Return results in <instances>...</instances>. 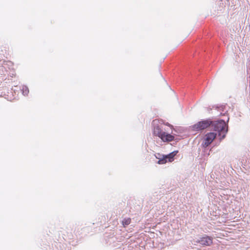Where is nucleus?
Segmentation results:
<instances>
[{
    "label": "nucleus",
    "instance_id": "8",
    "mask_svg": "<svg viewBox=\"0 0 250 250\" xmlns=\"http://www.w3.org/2000/svg\"><path fill=\"white\" fill-rule=\"evenodd\" d=\"M22 94L24 96L27 95L29 93V89L27 86L23 85L22 86Z\"/></svg>",
    "mask_w": 250,
    "mask_h": 250
},
{
    "label": "nucleus",
    "instance_id": "6",
    "mask_svg": "<svg viewBox=\"0 0 250 250\" xmlns=\"http://www.w3.org/2000/svg\"><path fill=\"white\" fill-rule=\"evenodd\" d=\"M178 152V151H174L167 155H165V159L166 160V163L167 162H172L174 160V157L177 154Z\"/></svg>",
    "mask_w": 250,
    "mask_h": 250
},
{
    "label": "nucleus",
    "instance_id": "3",
    "mask_svg": "<svg viewBox=\"0 0 250 250\" xmlns=\"http://www.w3.org/2000/svg\"><path fill=\"white\" fill-rule=\"evenodd\" d=\"M212 241V237L204 235L198 239H193L192 241V244L196 245L197 244L199 243L203 246H210L213 243Z\"/></svg>",
    "mask_w": 250,
    "mask_h": 250
},
{
    "label": "nucleus",
    "instance_id": "9",
    "mask_svg": "<svg viewBox=\"0 0 250 250\" xmlns=\"http://www.w3.org/2000/svg\"><path fill=\"white\" fill-rule=\"evenodd\" d=\"M130 222L131 219L130 218H125L122 221V224L125 227L128 225L130 223Z\"/></svg>",
    "mask_w": 250,
    "mask_h": 250
},
{
    "label": "nucleus",
    "instance_id": "7",
    "mask_svg": "<svg viewBox=\"0 0 250 250\" xmlns=\"http://www.w3.org/2000/svg\"><path fill=\"white\" fill-rule=\"evenodd\" d=\"M155 156V157L159 160L157 162L158 164H164L166 163V160L165 159V155L161 154L160 153H156Z\"/></svg>",
    "mask_w": 250,
    "mask_h": 250
},
{
    "label": "nucleus",
    "instance_id": "5",
    "mask_svg": "<svg viewBox=\"0 0 250 250\" xmlns=\"http://www.w3.org/2000/svg\"><path fill=\"white\" fill-rule=\"evenodd\" d=\"M217 133L215 132H209L207 133L204 138L203 145L205 147L208 146L216 138Z\"/></svg>",
    "mask_w": 250,
    "mask_h": 250
},
{
    "label": "nucleus",
    "instance_id": "4",
    "mask_svg": "<svg viewBox=\"0 0 250 250\" xmlns=\"http://www.w3.org/2000/svg\"><path fill=\"white\" fill-rule=\"evenodd\" d=\"M212 121L210 120H206L198 122L192 126V129L194 131L203 130L211 125Z\"/></svg>",
    "mask_w": 250,
    "mask_h": 250
},
{
    "label": "nucleus",
    "instance_id": "2",
    "mask_svg": "<svg viewBox=\"0 0 250 250\" xmlns=\"http://www.w3.org/2000/svg\"><path fill=\"white\" fill-rule=\"evenodd\" d=\"M156 121H153V134L158 136L163 142H170L174 140V137L170 134L163 131L160 125H155Z\"/></svg>",
    "mask_w": 250,
    "mask_h": 250
},
{
    "label": "nucleus",
    "instance_id": "1",
    "mask_svg": "<svg viewBox=\"0 0 250 250\" xmlns=\"http://www.w3.org/2000/svg\"><path fill=\"white\" fill-rule=\"evenodd\" d=\"M211 125L213 126L214 130L218 132L220 141L226 137L228 132V127L226 122L224 120H220L214 122H212Z\"/></svg>",
    "mask_w": 250,
    "mask_h": 250
}]
</instances>
